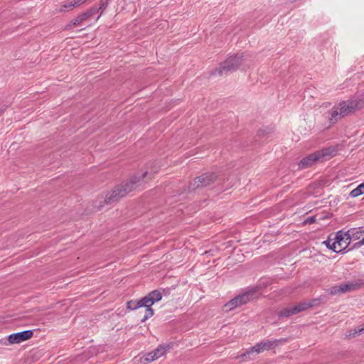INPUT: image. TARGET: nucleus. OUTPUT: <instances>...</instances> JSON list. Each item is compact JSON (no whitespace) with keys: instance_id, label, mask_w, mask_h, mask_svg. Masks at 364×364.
<instances>
[{"instance_id":"obj_1","label":"nucleus","mask_w":364,"mask_h":364,"mask_svg":"<svg viewBox=\"0 0 364 364\" xmlns=\"http://www.w3.org/2000/svg\"><path fill=\"white\" fill-rule=\"evenodd\" d=\"M363 107H364V94L343 100L337 107H333L330 112L329 122L333 124L341 119L353 114Z\"/></svg>"},{"instance_id":"obj_2","label":"nucleus","mask_w":364,"mask_h":364,"mask_svg":"<svg viewBox=\"0 0 364 364\" xmlns=\"http://www.w3.org/2000/svg\"><path fill=\"white\" fill-rule=\"evenodd\" d=\"M147 174L148 172L144 171L141 176H134L129 181L116 187L112 192L106 196L105 202L107 204H110L119 200L121 198L125 196L128 193L136 188L141 180L144 178Z\"/></svg>"},{"instance_id":"obj_3","label":"nucleus","mask_w":364,"mask_h":364,"mask_svg":"<svg viewBox=\"0 0 364 364\" xmlns=\"http://www.w3.org/2000/svg\"><path fill=\"white\" fill-rule=\"evenodd\" d=\"M336 154V149L333 147H328L317 151L306 157L304 158L299 163V166L301 169H304L312 166L316 162L323 161Z\"/></svg>"},{"instance_id":"obj_4","label":"nucleus","mask_w":364,"mask_h":364,"mask_svg":"<svg viewBox=\"0 0 364 364\" xmlns=\"http://www.w3.org/2000/svg\"><path fill=\"white\" fill-rule=\"evenodd\" d=\"M243 60V53H237L234 55H230L224 62L220 64V66L215 71L220 75H227L230 72L235 71Z\"/></svg>"},{"instance_id":"obj_5","label":"nucleus","mask_w":364,"mask_h":364,"mask_svg":"<svg viewBox=\"0 0 364 364\" xmlns=\"http://www.w3.org/2000/svg\"><path fill=\"white\" fill-rule=\"evenodd\" d=\"M259 292L257 289L253 288L243 294H241L234 299H231L228 303L225 305L226 311L232 310L242 304H247L251 300L259 297Z\"/></svg>"},{"instance_id":"obj_6","label":"nucleus","mask_w":364,"mask_h":364,"mask_svg":"<svg viewBox=\"0 0 364 364\" xmlns=\"http://www.w3.org/2000/svg\"><path fill=\"white\" fill-rule=\"evenodd\" d=\"M218 179V176L213 172H208L200 175L194 178L188 186V191H193L198 188H202L215 183Z\"/></svg>"},{"instance_id":"obj_7","label":"nucleus","mask_w":364,"mask_h":364,"mask_svg":"<svg viewBox=\"0 0 364 364\" xmlns=\"http://www.w3.org/2000/svg\"><path fill=\"white\" fill-rule=\"evenodd\" d=\"M162 298L161 294L158 290H154L149 293L146 296L143 297V301L146 304V311L144 317L141 318V322H144L148 318H151L154 315V310L151 309V306Z\"/></svg>"},{"instance_id":"obj_8","label":"nucleus","mask_w":364,"mask_h":364,"mask_svg":"<svg viewBox=\"0 0 364 364\" xmlns=\"http://www.w3.org/2000/svg\"><path fill=\"white\" fill-rule=\"evenodd\" d=\"M333 235L334 241L333 243H332L333 252H341L350 245V236L347 235L346 231H344L343 230H338Z\"/></svg>"},{"instance_id":"obj_9","label":"nucleus","mask_w":364,"mask_h":364,"mask_svg":"<svg viewBox=\"0 0 364 364\" xmlns=\"http://www.w3.org/2000/svg\"><path fill=\"white\" fill-rule=\"evenodd\" d=\"M283 341H287V339L282 338L279 340L274 339V340H272V341L268 340V341H261L260 343H257L253 347L250 348V350H248L247 351V354H250L252 352H256L257 353H260L263 352L264 350H269L270 349H273L275 347H277L279 343L283 342Z\"/></svg>"},{"instance_id":"obj_10","label":"nucleus","mask_w":364,"mask_h":364,"mask_svg":"<svg viewBox=\"0 0 364 364\" xmlns=\"http://www.w3.org/2000/svg\"><path fill=\"white\" fill-rule=\"evenodd\" d=\"M312 306L310 303H300L294 306L287 307L282 310L278 316L279 317H289L292 315L296 314L299 312L306 310L307 309Z\"/></svg>"},{"instance_id":"obj_11","label":"nucleus","mask_w":364,"mask_h":364,"mask_svg":"<svg viewBox=\"0 0 364 364\" xmlns=\"http://www.w3.org/2000/svg\"><path fill=\"white\" fill-rule=\"evenodd\" d=\"M33 335V332L31 330L12 333L8 336V343L9 344L20 343L30 339Z\"/></svg>"},{"instance_id":"obj_12","label":"nucleus","mask_w":364,"mask_h":364,"mask_svg":"<svg viewBox=\"0 0 364 364\" xmlns=\"http://www.w3.org/2000/svg\"><path fill=\"white\" fill-rule=\"evenodd\" d=\"M97 12H98L97 6H93L86 11L79 14L76 18H73L68 26H79L82 22L92 16Z\"/></svg>"},{"instance_id":"obj_13","label":"nucleus","mask_w":364,"mask_h":364,"mask_svg":"<svg viewBox=\"0 0 364 364\" xmlns=\"http://www.w3.org/2000/svg\"><path fill=\"white\" fill-rule=\"evenodd\" d=\"M364 285V279H358L342 284L343 292L353 291Z\"/></svg>"},{"instance_id":"obj_14","label":"nucleus","mask_w":364,"mask_h":364,"mask_svg":"<svg viewBox=\"0 0 364 364\" xmlns=\"http://www.w3.org/2000/svg\"><path fill=\"white\" fill-rule=\"evenodd\" d=\"M127 308L129 310H136L141 307H146L143 298L139 300H130L126 304Z\"/></svg>"},{"instance_id":"obj_15","label":"nucleus","mask_w":364,"mask_h":364,"mask_svg":"<svg viewBox=\"0 0 364 364\" xmlns=\"http://www.w3.org/2000/svg\"><path fill=\"white\" fill-rule=\"evenodd\" d=\"M363 227H360L358 228H350L348 230L346 231L347 235L350 236V241L352 240H359L361 237V229Z\"/></svg>"},{"instance_id":"obj_16","label":"nucleus","mask_w":364,"mask_h":364,"mask_svg":"<svg viewBox=\"0 0 364 364\" xmlns=\"http://www.w3.org/2000/svg\"><path fill=\"white\" fill-rule=\"evenodd\" d=\"M364 193V183L358 185L355 188L352 190L350 193V196L352 198L358 197Z\"/></svg>"},{"instance_id":"obj_17","label":"nucleus","mask_w":364,"mask_h":364,"mask_svg":"<svg viewBox=\"0 0 364 364\" xmlns=\"http://www.w3.org/2000/svg\"><path fill=\"white\" fill-rule=\"evenodd\" d=\"M167 351V348L165 346H159L157 348H156L154 350H153V356L155 357L156 359L159 358L162 355H164L166 352Z\"/></svg>"},{"instance_id":"obj_18","label":"nucleus","mask_w":364,"mask_h":364,"mask_svg":"<svg viewBox=\"0 0 364 364\" xmlns=\"http://www.w3.org/2000/svg\"><path fill=\"white\" fill-rule=\"evenodd\" d=\"M109 1L110 0H100V6H99V8L97 7V9H98V12L100 11V14L97 19H99L100 16L102 14L104 11L107 9Z\"/></svg>"},{"instance_id":"obj_19","label":"nucleus","mask_w":364,"mask_h":364,"mask_svg":"<svg viewBox=\"0 0 364 364\" xmlns=\"http://www.w3.org/2000/svg\"><path fill=\"white\" fill-rule=\"evenodd\" d=\"M342 293H344L343 290L342 284H341L339 286H334V287H331L330 289V294L332 295H336V294H342Z\"/></svg>"},{"instance_id":"obj_20","label":"nucleus","mask_w":364,"mask_h":364,"mask_svg":"<svg viewBox=\"0 0 364 364\" xmlns=\"http://www.w3.org/2000/svg\"><path fill=\"white\" fill-rule=\"evenodd\" d=\"M334 241V235L333 234H331L328 238L325 240L323 243L330 250H333V245L332 243H333Z\"/></svg>"},{"instance_id":"obj_21","label":"nucleus","mask_w":364,"mask_h":364,"mask_svg":"<svg viewBox=\"0 0 364 364\" xmlns=\"http://www.w3.org/2000/svg\"><path fill=\"white\" fill-rule=\"evenodd\" d=\"M153 354H154L153 352H151V353H149L146 355H145L144 358V362L141 361L142 363V364H147L151 361L156 360L155 358V357L153 356Z\"/></svg>"},{"instance_id":"obj_22","label":"nucleus","mask_w":364,"mask_h":364,"mask_svg":"<svg viewBox=\"0 0 364 364\" xmlns=\"http://www.w3.org/2000/svg\"><path fill=\"white\" fill-rule=\"evenodd\" d=\"M87 0H76L73 3H71L68 5H64V7L73 9L75 6H78L84 3H85Z\"/></svg>"},{"instance_id":"obj_23","label":"nucleus","mask_w":364,"mask_h":364,"mask_svg":"<svg viewBox=\"0 0 364 364\" xmlns=\"http://www.w3.org/2000/svg\"><path fill=\"white\" fill-rule=\"evenodd\" d=\"M364 332V323L361 326H358V328L355 329L353 333H350V335H353V336H356L358 335H360L362 333Z\"/></svg>"},{"instance_id":"obj_24","label":"nucleus","mask_w":364,"mask_h":364,"mask_svg":"<svg viewBox=\"0 0 364 364\" xmlns=\"http://www.w3.org/2000/svg\"><path fill=\"white\" fill-rule=\"evenodd\" d=\"M316 220H317V219H316V216H310V217L307 218L305 220L304 223H306V224H307V223H308V224H312V223H316Z\"/></svg>"},{"instance_id":"obj_25","label":"nucleus","mask_w":364,"mask_h":364,"mask_svg":"<svg viewBox=\"0 0 364 364\" xmlns=\"http://www.w3.org/2000/svg\"><path fill=\"white\" fill-rule=\"evenodd\" d=\"M363 245V243L361 242V240L355 243H354L352 247L349 249V250H355V249H358L360 248Z\"/></svg>"},{"instance_id":"obj_26","label":"nucleus","mask_w":364,"mask_h":364,"mask_svg":"<svg viewBox=\"0 0 364 364\" xmlns=\"http://www.w3.org/2000/svg\"><path fill=\"white\" fill-rule=\"evenodd\" d=\"M5 108L4 107H0V116L3 114L4 112Z\"/></svg>"},{"instance_id":"obj_27","label":"nucleus","mask_w":364,"mask_h":364,"mask_svg":"<svg viewBox=\"0 0 364 364\" xmlns=\"http://www.w3.org/2000/svg\"><path fill=\"white\" fill-rule=\"evenodd\" d=\"M362 234H364V230H363V228L361 229V235Z\"/></svg>"},{"instance_id":"obj_28","label":"nucleus","mask_w":364,"mask_h":364,"mask_svg":"<svg viewBox=\"0 0 364 364\" xmlns=\"http://www.w3.org/2000/svg\"><path fill=\"white\" fill-rule=\"evenodd\" d=\"M361 242L363 243V245H364V237L361 240Z\"/></svg>"},{"instance_id":"obj_29","label":"nucleus","mask_w":364,"mask_h":364,"mask_svg":"<svg viewBox=\"0 0 364 364\" xmlns=\"http://www.w3.org/2000/svg\"><path fill=\"white\" fill-rule=\"evenodd\" d=\"M263 134V132H262V131H261V130H260V131H259V134L260 135V134Z\"/></svg>"},{"instance_id":"obj_30","label":"nucleus","mask_w":364,"mask_h":364,"mask_svg":"<svg viewBox=\"0 0 364 364\" xmlns=\"http://www.w3.org/2000/svg\"><path fill=\"white\" fill-rule=\"evenodd\" d=\"M290 1L293 2V1H295L296 0H290Z\"/></svg>"}]
</instances>
